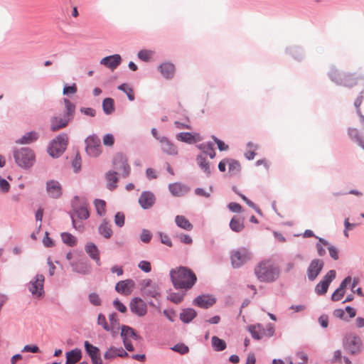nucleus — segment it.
I'll return each mask as SVG.
<instances>
[{
    "mask_svg": "<svg viewBox=\"0 0 364 364\" xmlns=\"http://www.w3.org/2000/svg\"><path fill=\"white\" fill-rule=\"evenodd\" d=\"M38 139V134L36 132H31L26 133L16 142L22 144H30Z\"/></svg>",
    "mask_w": 364,
    "mask_h": 364,
    "instance_id": "obj_37",
    "label": "nucleus"
},
{
    "mask_svg": "<svg viewBox=\"0 0 364 364\" xmlns=\"http://www.w3.org/2000/svg\"><path fill=\"white\" fill-rule=\"evenodd\" d=\"M118 89L124 92L130 101H133L134 100V91L128 85L122 84L118 87Z\"/></svg>",
    "mask_w": 364,
    "mask_h": 364,
    "instance_id": "obj_45",
    "label": "nucleus"
},
{
    "mask_svg": "<svg viewBox=\"0 0 364 364\" xmlns=\"http://www.w3.org/2000/svg\"><path fill=\"white\" fill-rule=\"evenodd\" d=\"M249 331L250 332L252 336L257 339L259 340L264 335L272 336L273 331L272 329L269 330V333H266L264 330L262 328L260 325L257 326H250L249 327Z\"/></svg>",
    "mask_w": 364,
    "mask_h": 364,
    "instance_id": "obj_32",
    "label": "nucleus"
},
{
    "mask_svg": "<svg viewBox=\"0 0 364 364\" xmlns=\"http://www.w3.org/2000/svg\"><path fill=\"white\" fill-rule=\"evenodd\" d=\"M197 316L196 311L193 309L183 310L181 314L180 318H195Z\"/></svg>",
    "mask_w": 364,
    "mask_h": 364,
    "instance_id": "obj_49",
    "label": "nucleus"
},
{
    "mask_svg": "<svg viewBox=\"0 0 364 364\" xmlns=\"http://www.w3.org/2000/svg\"><path fill=\"white\" fill-rule=\"evenodd\" d=\"M98 230L99 233L106 239L110 238L112 235L111 225L106 220H104L102 223L99 226Z\"/></svg>",
    "mask_w": 364,
    "mask_h": 364,
    "instance_id": "obj_35",
    "label": "nucleus"
},
{
    "mask_svg": "<svg viewBox=\"0 0 364 364\" xmlns=\"http://www.w3.org/2000/svg\"><path fill=\"white\" fill-rule=\"evenodd\" d=\"M68 142L67 134H62L54 139L50 144L48 151L52 157H58L65 150Z\"/></svg>",
    "mask_w": 364,
    "mask_h": 364,
    "instance_id": "obj_5",
    "label": "nucleus"
},
{
    "mask_svg": "<svg viewBox=\"0 0 364 364\" xmlns=\"http://www.w3.org/2000/svg\"><path fill=\"white\" fill-rule=\"evenodd\" d=\"M175 222L182 229L186 230H191L193 229V225L183 215H177L175 218Z\"/></svg>",
    "mask_w": 364,
    "mask_h": 364,
    "instance_id": "obj_36",
    "label": "nucleus"
},
{
    "mask_svg": "<svg viewBox=\"0 0 364 364\" xmlns=\"http://www.w3.org/2000/svg\"><path fill=\"white\" fill-rule=\"evenodd\" d=\"M85 252L94 259L98 265H100V252L97 247L92 242H88L85 245Z\"/></svg>",
    "mask_w": 364,
    "mask_h": 364,
    "instance_id": "obj_29",
    "label": "nucleus"
},
{
    "mask_svg": "<svg viewBox=\"0 0 364 364\" xmlns=\"http://www.w3.org/2000/svg\"><path fill=\"white\" fill-rule=\"evenodd\" d=\"M72 166L75 172L78 171L81 168V158L79 154H76L74 160L72 162Z\"/></svg>",
    "mask_w": 364,
    "mask_h": 364,
    "instance_id": "obj_52",
    "label": "nucleus"
},
{
    "mask_svg": "<svg viewBox=\"0 0 364 364\" xmlns=\"http://www.w3.org/2000/svg\"><path fill=\"white\" fill-rule=\"evenodd\" d=\"M77 218L82 220H85L89 217V212L85 206H82L75 210Z\"/></svg>",
    "mask_w": 364,
    "mask_h": 364,
    "instance_id": "obj_47",
    "label": "nucleus"
},
{
    "mask_svg": "<svg viewBox=\"0 0 364 364\" xmlns=\"http://www.w3.org/2000/svg\"><path fill=\"white\" fill-rule=\"evenodd\" d=\"M169 299L173 302L178 304L183 299V296L178 294L172 293L169 294Z\"/></svg>",
    "mask_w": 364,
    "mask_h": 364,
    "instance_id": "obj_62",
    "label": "nucleus"
},
{
    "mask_svg": "<svg viewBox=\"0 0 364 364\" xmlns=\"http://www.w3.org/2000/svg\"><path fill=\"white\" fill-rule=\"evenodd\" d=\"M95 205L97 212L100 215H104L105 214L106 203L105 200L97 199L95 200Z\"/></svg>",
    "mask_w": 364,
    "mask_h": 364,
    "instance_id": "obj_44",
    "label": "nucleus"
},
{
    "mask_svg": "<svg viewBox=\"0 0 364 364\" xmlns=\"http://www.w3.org/2000/svg\"><path fill=\"white\" fill-rule=\"evenodd\" d=\"M85 348L86 352L91 358L92 364L95 363V362H102L100 350L98 348L92 346L88 341H85Z\"/></svg>",
    "mask_w": 364,
    "mask_h": 364,
    "instance_id": "obj_23",
    "label": "nucleus"
},
{
    "mask_svg": "<svg viewBox=\"0 0 364 364\" xmlns=\"http://www.w3.org/2000/svg\"><path fill=\"white\" fill-rule=\"evenodd\" d=\"M121 56L115 54L103 58L100 63L111 70H114L121 63Z\"/></svg>",
    "mask_w": 364,
    "mask_h": 364,
    "instance_id": "obj_21",
    "label": "nucleus"
},
{
    "mask_svg": "<svg viewBox=\"0 0 364 364\" xmlns=\"http://www.w3.org/2000/svg\"><path fill=\"white\" fill-rule=\"evenodd\" d=\"M114 223L119 227H122L124 224V215L122 213H117L114 217Z\"/></svg>",
    "mask_w": 364,
    "mask_h": 364,
    "instance_id": "obj_54",
    "label": "nucleus"
},
{
    "mask_svg": "<svg viewBox=\"0 0 364 364\" xmlns=\"http://www.w3.org/2000/svg\"><path fill=\"white\" fill-rule=\"evenodd\" d=\"M154 202L155 196L151 192H143L139 198V203L144 209L151 208L154 204Z\"/></svg>",
    "mask_w": 364,
    "mask_h": 364,
    "instance_id": "obj_22",
    "label": "nucleus"
},
{
    "mask_svg": "<svg viewBox=\"0 0 364 364\" xmlns=\"http://www.w3.org/2000/svg\"><path fill=\"white\" fill-rule=\"evenodd\" d=\"M131 311L138 316H144L146 313V304L140 298H134L129 304Z\"/></svg>",
    "mask_w": 364,
    "mask_h": 364,
    "instance_id": "obj_15",
    "label": "nucleus"
},
{
    "mask_svg": "<svg viewBox=\"0 0 364 364\" xmlns=\"http://www.w3.org/2000/svg\"><path fill=\"white\" fill-rule=\"evenodd\" d=\"M336 278V271L330 270L323 277V279L317 284L315 287V292L318 295H323L327 292L331 282Z\"/></svg>",
    "mask_w": 364,
    "mask_h": 364,
    "instance_id": "obj_12",
    "label": "nucleus"
},
{
    "mask_svg": "<svg viewBox=\"0 0 364 364\" xmlns=\"http://www.w3.org/2000/svg\"><path fill=\"white\" fill-rule=\"evenodd\" d=\"M139 267L145 272H149L151 269V264L147 261H141L139 264Z\"/></svg>",
    "mask_w": 364,
    "mask_h": 364,
    "instance_id": "obj_56",
    "label": "nucleus"
},
{
    "mask_svg": "<svg viewBox=\"0 0 364 364\" xmlns=\"http://www.w3.org/2000/svg\"><path fill=\"white\" fill-rule=\"evenodd\" d=\"M323 267V262L320 259H314L307 269L308 279L314 281L321 272Z\"/></svg>",
    "mask_w": 364,
    "mask_h": 364,
    "instance_id": "obj_16",
    "label": "nucleus"
},
{
    "mask_svg": "<svg viewBox=\"0 0 364 364\" xmlns=\"http://www.w3.org/2000/svg\"><path fill=\"white\" fill-rule=\"evenodd\" d=\"M255 274L260 282H272L279 277V268L274 261L265 259L255 267Z\"/></svg>",
    "mask_w": 364,
    "mask_h": 364,
    "instance_id": "obj_2",
    "label": "nucleus"
},
{
    "mask_svg": "<svg viewBox=\"0 0 364 364\" xmlns=\"http://www.w3.org/2000/svg\"><path fill=\"white\" fill-rule=\"evenodd\" d=\"M151 238V235L149 230H144L141 235V240L144 242H149Z\"/></svg>",
    "mask_w": 364,
    "mask_h": 364,
    "instance_id": "obj_61",
    "label": "nucleus"
},
{
    "mask_svg": "<svg viewBox=\"0 0 364 364\" xmlns=\"http://www.w3.org/2000/svg\"><path fill=\"white\" fill-rule=\"evenodd\" d=\"M89 299H90V303H92L93 305H95V306L100 305L101 300L97 294H95V293L90 294L89 296Z\"/></svg>",
    "mask_w": 364,
    "mask_h": 364,
    "instance_id": "obj_55",
    "label": "nucleus"
},
{
    "mask_svg": "<svg viewBox=\"0 0 364 364\" xmlns=\"http://www.w3.org/2000/svg\"><path fill=\"white\" fill-rule=\"evenodd\" d=\"M328 249L330 256L335 260H337L338 259V250L333 246H329L328 247Z\"/></svg>",
    "mask_w": 364,
    "mask_h": 364,
    "instance_id": "obj_63",
    "label": "nucleus"
},
{
    "mask_svg": "<svg viewBox=\"0 0 364 364\" xmlns=\"http://www.w3.org/2000/svg\"><path fill=\"white\" fill-rule=\"evenodd\" d=\"M80 111L81 113L90 117H95L96 114L95 110L90 107H82Z\"/></svg>",
    "mask_w": 364,
    "mask_h": 364,
    "instance_id": "obj_59",
    "label": "nucleus"
},
{
    "mask_svg": "<svg viewBox=\"0 0 364 364\" xmlns=\"http://www.w3.org/2000/svg\"><path fill=\"white\" fill-rule=\"evenodd\" d=\"M331 78L336 81V83L346 87H353L356 85L358 77H355L354 74H339L336 73H331Z\"/></svg>",
    "mask_w": 364,
    "mask_h": 364,
    "instance_id": "obj_9",
    "label": "nucleus"
},
{
    "mask_svg": "<svg viewBox=\"0 0 364 364\" xmlns=\"http://www.w3.org/2000/svg\"><path fill=\"white\" fill-rule=\"evenodd\" d=\"M43 283L44 276L42 274H37L33 281H31L28 284L29 291L32 295L36 297H41L43 294Z\"/></svg>",
    "mask_w": 364,
    "mask_h": 364,
    "instance_id": "obj_14",
    "label": "nucleus"
},
{
    "mask_svg": "<svg viewBox=\"0 0 364 364\" xmlns=\"http://www.w3.org/2000/svg\"><path fill=\"white\" fill-rule=\"evenodd\" d=\"M82 358V352L80 349L75 348L66 353L65 364H75Z\"/></svg>",
    "mask_w": 364,
    "mask_h": 364,
    "instance_id": "obj_30",
    "label": "nucleus"
},
{
    "mask_svg": "<svg viewBox=\"0 0 364 364\" xmlns=\"http://www.w3.org/2000/svg\"><path fill=\"white\" fill-rule=\"evenodd\" d=\"M98 324L105 331L110 332L113 335L117 333L120 328L117 320H98Z\"/></svg>",
    "mask_w": 364,
    "mask_h": 364,
    "instance_id": "obj_20",
    "label": "nucleus"
},
{
    "mask_svg": "<svg viewBox=\"0 0 364 364\" xmlns=\"http://www.w3.org/2000/svg\"><path fill=\"white\" fill-rule=\"evenodd\" d=\"M43 243L46 247H53L55 246V242L49 237L48 232H46L45 236L43 239Z\"/></svg>",
    "mask_w": 364,
    "mask_h": 364,
    "instance_id": "obj_53",
    "label": "nucleus"
},
{
    "mask_svg": "<svg viewBox=\"0 0 364 364\" xmlns=\"http://www.w3.org/2000/svg\"><path fill=\"white\" fill-rule=\"evenodd\" d=\"M77 92V86L73 84L71 86H65L63 88V95L75 94Z\"/></svg>",
    "mask_w": 364,
    "mask_h": 364,
    "instance_id": "obj_57",
    "label": "nucleus"
},
{
    "mask_svg": "<svg viewBox=\"0 0 364 364\" xmlns=\"http://www.w3.org/2000/svg\"><path fill=\"white\" fill-rule=\"evenodd\" d=\"M64 111L62 117H53L50 119V129L56 132L65 127L73 119L75 112V105L70 100H63Z\"/></svg>",
    "mask_w": 364,
    "mask_h": 364,
    "instance_id": "obj_3",
    "label": "nucleus"
},
{
    "mask_svg": "<svg viewBox=\"0 0 364 364\" xmlns=\"http://www.w3.org/2000/svg\"><path fill=\"white\" fill-rule=\"evenodd\" d=\"M127 355V353L122 348L111 347L105 353L104 357L105 359H112L117 356L124 357Z\"/></svg>",
    "mask_w": 364,
    "mask_h": 364,
    "instance_id": "obj_31",
    "label": "nucleus"
},
{
    "mask_svg": "<svg viewBox=\"0 0 364 364\" xmlns=\"http://www.w3.org/2000/svg\"><path fill=\"white\" fill-rule=\"evenodd\" d=\"M102 108L105 114H112L114 109V100L109 97L105 98L102 102Z\"/></svg>",
    "mask_w": 364,
    "mask_h": 364,
    "instance_id": "obj_41",
    "label": "nucleus"
},
{
    "mask_svg": "<svg viewBox=\"0 0 364 364\" xmlns=\"http://www.w3.org/2000/svg\"><path fill=\"white\" fill-rule=\"evenodd\" d=\"M194 302L201 308L208 309L215 303V299L212 296L202 295L198 296Z\"/></svg>",
    "mask_w": 364,
    "mask_h": 364,
    "instance_id": "obj_27",
    "label": "nucleus"
},
{
    "mask_svg": "<svg viewBox=\"0 0 364 364\" xmlns=\"http://www.w3.org/2000/svg\"><path fill=\"white\" fill-rule=\"evenodd\" d=\"M228 171L231 175L237 174L241 169L240 164L234 159H228Z\"/></svg>",
    "mask_w": 364,
    "mask_h": 364,
    "instance_id": "obj_38",
    "label": "nucleus"
},
{
    "mask_svg": "<svg viewBox=\"0 0 364 364\" xmlns=\"http://www.w3.org/2000/svg\"><path fill=\"white\" fill-rule=\"evenodd\" d=\"M153 53L148 50H141L138 53V57L139 59L144 61H149Z\"/></svg>",
    "mask_w": 364,
    "mask_h": 364,
    "instance_id": "obj_50",
    "label": "nucleus"
},
{
    "mask_svg": "<svg viewBox=\"0 0 364 364\" xmlns=\"http://www.w3.org/2000/svg\"><path fill=\"white\" fill-rule=\"evenodd\" d=\"M213 139L215 141V142L217 144L218 147L220 151H226L228 149V146L226 145L223 141L218 139L215 136H213Z\"/></svg>",
    "mask_w": 364,
    "mask_h": 364,
    "instance_id": "obj_58",
    "label": "nucleus"
},
{
    "mask_svg": "<svg viewBox=\"0 0 364 364\" xmlns=\"http://www.w3.org/2000/svg\"><path fill=\"white\" fill-rule=\"evenodd\" d=\"M121 336L126 349L129 351H133L134 347L131 343V340H138L140 338L139 336L134 333L132 328L125 326L122 327Z\"/></svg>",
    "mask_w": 364,
    "mask_h": 364,
    "instance_id": "obj_13",
    "label": "nucleus"
},
{
    "mask_svg": "<svg viewBox=\"0 0 364 364\" xmlns=\"http://www.w3.org/2000/svg\"><path fill=\"white\" fill-rule=\"evenodd\" d=\"M114 167L117 171V173L124 177L129 176L130 167L127 164V158L122 154H118L114 156Z\"/></svg>",
    "mask_w": 364,
    "mask_h": 364,
    "instance_id": "obj_11",
    "label": "nucleus"
},
{
    "mask_svg": "<svg viewBox=\"0 0 364 364\" xmlns=\"http://www.w3.org/2000/svg\"><path fill=\"white\" fill-rule=\"evenodd\" d=\"M61 239L65 244L70 247H74L77 245V239L70 233H61Z\"/></svg>",
    "mask_w": 364,
    "mask_h": 364,
    "instance_id": "obj_39",
    "label": "nucleus"
},
{
    "mask_svg": "<svg viewBox=\"0 0 364 364\" xmlns=\"http://www.w3.org/2000/svg\"><path fill=\"white\" fill-rule=\"evenodd\" d=\"M117 172H109L107 174V186L109 190H113L116 187V183L118 179L117 177Z\"/></svg>",
    "mask_w": 364,
    "mask_h": 364,
    "instance_id": "obj_42",
    "label": "nucleus"
},
{
    "mask_svg": "<svg viewBox=\"0 0 364 364\" xmlns=\"http://www.w3.org/2000/svg\"><path fill=\"white\" fill-rule=\"evenodd\" d=\"M171 278L177 289H191L196 282V274L189 269L180 267L171 271Z\"/></svg>",
    "mask_w": 364,
    "mask_h": 364,
    "instance_id": "obj_1",
    "label": "nucleus"
},
{
    "mask_svg": "<svg viewBox=\"0 0 364 364\" xmlns=\"http://www.w3.org/2000/svg\"><path fill=\"white\" fill-rule=\"evenodd\" d=\"M176 138L178 141L193 144L202 140V137L198 133L181 132L176 134Z\"/></svg>",
    "mask_w": 364,
    "mask_h": 364,
    "instance_id": "obj_19",
    "label": "nucleus"
},
{
    "mask_svg": "<svg viewBox=\"0 0 364 364\" xmlns=\"http://www.w3.org/2000/svg\"><path fill=\"white\" fill-rule=\"evenodd\" d=\"M168 189L173 196L181 197L186 194L189 188L180 183H173L168 186Z\"/></svg>",
    "mask_w": 364,
    "mask_h": 364,
    "instance_id": "obj_26",
    "label": "nucleus"
},
{
    "mask_svg": "<svg viewBox=\"0 0 364 364\" xmlns=\"http://www.w3.org/2000/svg\"><path fill=\"white\" fill-rule=\"evenodd\" d=\"M173 351L179 353L181 355H184L189 351V348L187 346L183 343H178L171 348Z\"/></svg>",
    "mask_w": 364,
    "mask_h": 364,
    "instance_id": "obj_48",
    "label": "nucleus"
},
{
    "mask_svg": "<svg viewBox=\"0 0 364 364\" xmlns=\"http://www.w3.org/2000/svg\"><path fill=\"white\" fill-rule=\"evenodd\" d=\"M197 161L200 167L203 170L205 173L207 174L210 173L209 162L206 160L205 156L202 155L198 156L197 157Z\"/></svg>",
    "mask_w": 364,
    "mask_h": 364,
    "instance_id": "obj_43",
    "label": "nucleus"
},
{
    "mask_svg": "<svg viewBox=\"0 0 364 364\" xmlns=\"http://www.w3.org/2000/svg\"><path fill=\"white\" fill-rule=\"evenodd\" d=\"M256 149L257 146L253 143L249 142L247 144V150L245 154V157L249 160L253 159L255 156Z\"/></svg>",
    "mask_w": 364,
    "mask_h": 364,
    "instance_id": "obj_46",
    "label": "nucleus"
},
{
    "mask_svg": "<svg viewBox=\"0 0 364 364\" xmlns=\"http://www.w3.org/2000/svg\"><path fill=\"white\" fill-rule=\"evenodd\" d=\"M351 282V277H347L341 283L340 287L333 293L331 299L334 301L341 300L345 294V289L348 283Z\"/></svg>",
    "mask_w": 364,
    "mask_h": 364,
    "instance_id": "obj_25",
    "label": "nucleus"
},
{
    "mask_svg": "<svg viewBox=\"0 0 364 364\" xmlns=\"http://www.w3.org/2000/svg\"><path fill=\"white\" fill-rule=\"evenodd\" d=\"M159 70L166 79H171L175 73V66L171 63H164L159 66Z\"/></svg>",
    "mask_w": 364,
    "mask_h": 364,
    "instance_id": "obj_28",
    "label": "nucleus"
},
{
    "mask_svg": "<svg viewBox=\"0 0 364 364\" xmlns=\"http://www.w3.org/2000/svg\"><path fill=\"white\" fill-rule=\"evenodd\" d=\"M228 208L232 212L234 213H240L242 211V206L237 203H230Z\"/></svg>",
    "mask_w": 364,
    "mask_h": 364,
    "instance_id": "obj_60",
    "label": "nucleus"
},
{
    "mask_svg": "<svg viewBox=\"0 0 364 364\" xmlns=\"http://www.w3.org/2000/svg\"><path fill=\"white\" fill-rule=\"evenodd\" d=\"M48 194L53 198H58L62 195V187L57 181L51 180L46 183Z\"/></svg>",
    "mask_w": 364,
    "mask_h": 364,
    "instance_id": "obj_18",
    "label": "nucleus"
},
{
    "mask_svg": "<svg viewBox=\"0 0 364 364\" xmlns=\"http://www.w3.org/2000/svg\"><path fill=\"white\" fill-rule=\"evenodd\" d=\"M230 228L234 232H241L245 228L244 220L237 216H234L230 222Z\"/></svg>",
    "mask_w": 364,
    "mask_h": 364,
    "instance_id": "obj_34",
    "label": "nucleus"
},
{
    "mask_svg": "<svg viewBox=\"0 0 364 364\" xmlns=\"http://www.w3.org/2000/svg\"><path fill=\"white\" fill-rule=\"evenodd\" d=\"M161 147L163 151L168 155H176L178 154L177 147L172 144L166 137L163 136L160 139Z\"/></svg>",
    "mask_w": 364,
    "mask_h": 364,
    "instance_id": "obj_24",
    "label": "nucleus"
},
{
    "mask_svg": "<svg viewBox=\"0 0 364 364\" xmlns=\"http://www.w3.org/2000/svg\"><path fill=\"white\" fill-rule=\"evenodd\" d=\"M85 151L92 157H97L102 153L100 139L96 135H91L85 139Z\"/></svg>",
    "mask_w": 364,
    "mask_h": 364,
    "instance_id": "obj_8",
    "label": "nucleus"
},
{
    "mask_svg": "<svg viewBox=\"0 0 364 364\" xmlns=\"http://www.w3.org/2000/svg\"><path fill=\"white\" fill-rule=\"evenodd\" d=\"M251 259V253L248 249L241 247L232 250L230 253V260L234 268H238Z\"/></svg>",
    "mask_w": 364,
    "mask_h": 364,
    "instance_id": "obj_6",
    "label": "nucleus"
},
{
    "mask_svg": "<svg viewBox=\"0 0 364 364\" xmlns=\"http://www.w3.org/2000/svg\"><path fill=\"white\" fill-rule=\"evenodd\" d=\"M16 163L22 168L31 167L35 161V156L32 150L28 148H21L14 152Z\"/></svg>",
    "mask_w": 364,
    "mask_h": 364,
    "instance_id": "obj_4",
    "label": "nucleus"
},
{
    "mask_svg": "<svg viewBox=\"0 0 364 364\" xmlns=\"http://www.w3.org/2000/svg\"><path fill=\"white\" fill-rule=\"evenodd\" d=\"M141 290L144 296L158 299L160 296L158 285L150 279H144L141 282Z\"/></svg>",
    "mask_w": 364,
    "mask_h": 364,
    "instance_id": "obj_10",
    "label": "nucleus"
},
{
    "mask_svg": "<svg viewBox=\"0 0 364 364\" xmlns=\"http://www.w3.org/2000/svg\"><path fill=\"white\" fill-rule=\"evenodd\" d=\"M9 188H10V184L9 183V182L4 178H0V189L1 190L4 192H7V191H9Z\"/></svg>",
    "mask_w": 364,
    "mask_h": 364,
    "instance_id": "obj_64",
    "label": "nucleus"
},
{
    "mask_svg": "<svg viewBox=\"0 0 364 364\" xmlns=\"http://www.w3.org/2000/svg\"><path fill=\"white\" fill-rule=\"evenodd\" d=\"M212 346L216 351H222L226 348L225 342L217 336L212 337Z\"/></svg>",
    "mask_w": 364,
    "mask_h": 364,
    "instance_id": "obj_40",
    "label": "nucleus"
},
{
    "mask_svg": "<svg viewBox=\"0 0 364 364\" xmlns=\"http://www.w3.org/2000/svg\"><path fill=\"white\" fill-rule=\"evenodd\" d=\"M343 347L348 353L357 355L361 352L362 341L354 334H347L343 339Z\"/></svg>",
    "mask_w": 364,
    "mask_h": 364,
    "instance_id": "obj_7",
    "label": "nucleus"
},
{
    "mask_svg": "<svg viewBox=\"0 0 364 364\" xmlns=\"http://www.w3.org/2000/svg\"><path fill=\"white\" fill-rule=\"evenodd\" d=\"M348 135L351 140L356 142L364 149V137L360 134L357 129L350 128L348 129Z\"/></svg>",
    "mask_w": 364,
    "mask_h": 364,
    "instance_id": "obj_33",
    "label": "nucleus"
},
{
    "mask_svg": "<svg viewBox=\"0 0 364 364\" xmlns=\"http://www.w3.org/2000/svg\"><path fill=\"white\" fill-rule=\"evenodd\" d=\"M103 144L107 146H112L114 143V138L112 134H107L103 137Z\"/></svg>",
    "mask_w": 364,
    "mask_h": 364,
    "instance_id": "obj_51",
    "label": "nucleus"
},
{
    "mask_svg": "<svg viewBox=\"0 0 364 364\" xmlns=\"http://www.w3.org/2000/svg\"><path fill=\"white\" fill-rule=\"evenodd\" d=\"M134 287L135 283L132 279H126L117 282L115 290L121 294L128 296L132 294Z\"/></svg>",
    "mask_w": 364,
    "mask_h": 364,
    "instance_id": "obj_17",
    "label": "nucleus"
}]
</instances>
